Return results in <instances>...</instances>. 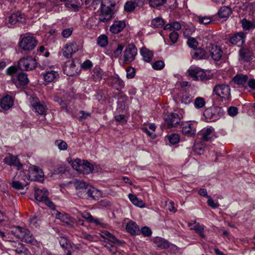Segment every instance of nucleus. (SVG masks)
Listing matches in <instances>:
<instances>
[{
  "label": "nucleus",
  "mask_w": 255,
  "mask_h": 255,
  "mask_svg": "<svg viewBox=\"0 0 255 255\" xmlns=\"http://www.w3.org/2000/svg\"><path fill=\"white\" fill-rule=\"evenodd\" d=\"M69 183H73L76 190L77 195L82 199L92 200H98L101 195V192L88 185L86 182L76 179Z\"/></svg>",
  "instance_id": "1"
},
{
  "label": "nucleus",
  "mask_w": 255,
  "mask_h": 255,
  "mask_svg": "<svg viewBox=\"0 0 255 255\" xmlns=\"http://www.w3.org/2000/svg\"><path fill=\"white\" fill-rule=\"evenodd\" d=\"M12 232L20 240L24 241L25 242L32 245H34L36 242L31 232L26 228L16 226L15 227L14 231H12Z\"/></svg>",
  "instance_id": "2"
},
{
  "label": "nucleus",
  "mask_w": 255,
  "mask_h": 255,
  "mask_svg": "<svg viewBox=\"0 0 255 255\" xmlns=\"http://www.w3.org/2000/svg\"><path fill=\"white\" fill-rule=\"evenodd\" d=\"M100 13L99 15L98 22L95 26L99 25L100 23H107L115 17V12L109 6H106L101 2Z\"/></svg>",
  "instance_id": "3"
},
{
  "label": "nucleus",
  "mask_w": 255,
  "mask_h": 255,
  "mask_svg": "<svg viewBox=\"0 0 255 255\" xmlns=\"http://www.w3.org/2000/svg\"><path fill=\"white\" fill-rule=\"evenodd\" d=\"M36 59L31 56L21 58L17 65V68L21 70L29 71L36 67Z\"/></svg>",
  "instance_id": "4"
},
{
  "label": "nucleus",
  "mask_w": 255,
  "mask_h": 255,
  "mask_svg": "<svg viewBox=\"0 0 255 255\" xmlns=\"http://www.w3.org/2000/svg\"><path fill=\"white\" fill-rule=\"evenodd\" d=\"M37 41L33 36H25L20 38L19 42V47L25 51H31L37 45Z\"/></svg>",
  "instance_id": "5"
},
{
  "label": "nucleus",
  "mask_w": 255,
  "mask_h": 255,
  "mask_svg": "<svg viewBox=\"0 0 255 255\" xmlns=\"http://www.w3.org/2000/svg\"><path fill=\"white\" fill-rule=\"evenodd\" d=\"M213 93L218 97L229 100L231 97V89L229 85L218 84L214 88Z\"/></svg>",
  "instance_id": "6"
},
{
  "label": "nucleus",
  "mask_w": 255,
  "mask_h": 255,
  "mask_svg": "<svg viewBox=\"0 0 255 255\" xmlns=\"http://www.w3.org/2000/svg\"><path fill=\"white\" fill-rule=\"evenodd\" d=\"M137 50L134 44H128L124 51V59L126 63L132 62L137 54Z\"/></svg>",
  "instance_id": "7"
},
{
  "label": "nucleus",
  "mask_w": 255,
  "mask_h": 255,
  "mask_svg": "<svg viewBox=\"0 0 255 255\" xmlns=\"http://www.w3.org/2000/svg\"><path fill=\"white\" fill-rule=\"evenodd\" d=\"M246 35L244 32H237L229 35V41L232 45L242 46L245 42Z\"/></svg>",
  "instance_id": "8"
},
{
  "label": "nucleus",
  "mask_w": 255,
  "mask_h": 255,
  "mask_svg": "<svg viewBox=\"0 0 255 255\" xmlns=\"http://www.w3.org/2000/svg\"><path fill=\"white\" fill-rule=\"evenodd\" d=\"M189 75L195 80L204 81L207 79L206 72L202 69L195 67L188 70Z\"/></svg>",
  "instance_id": "9"
},
{
  "label": "nucleus",
  "mask_w": 255,
  "mask_h": 255,
  "mask_svg": "<svg viewBox=\"0 0 255 255\" xmlns=\"http://www.w3.org/2000/svg\"><path fill=\"white\" fill-rule=\"evenodd\" d=\"M28 176L31 180L41 181L43 180V172L41 168L36 166L31 167L28 170Z\"/></svg>",
  "instance_id": "10"
},
{
  "label": "nucleus",
  "mask_w": 255,
  "mask_h": 255,
  "mask_svg": "<svg viewBox=\"0 0 255 255\" xmlns=\"http://www.w3.org/2000/svg\"><path fill=\"white\" fill-rule=\"evenodd\" d=\"M180 118L176 113H171L165 118V122L169 128L179 125Z\"/></svg>",
  "instance_id": "11"
},
{
  "label": "nucleus",
  "mask_w": 255,
  "mask_h": 255,
  "mask_svg": "<svg viewBox=\"0 0 255 255\" xmlns=\"http://www.w3.org/2000/svg\"><path fill=\"white\" fill-rule=\"evenodd\" d=\"M209 49L211 58L214 60L219 61L221 60L223 52L222 48L220 46L210 44Z\"/></svg>",
  "instance_id": "12"
},
{
  "label": "nucleus",
  "mask_w": 255,
  "mask_h": 255,
  "mask_svg": "<svg viewBox=\"0 0 255 255\" xmlns=\"http://www.w3.org/2000/svg\"><path fill=\"white\" fill-rule=\"evenodd\" d=\"M31 106L35 110V112L39 115H43L45 112V106L40 103L39 99L36 97H32L30 99Z\"/></svg>",
  "instance_id": "13"
},
{
  "label": "nucleus",
  "mask_w": 255,
  "mask_h": 255,
  "mask_svg": "<svg viewBox=\"0 0 255 255\" xmlns=\"http://www.w3.org/2000/svg\"><path fill=\"white\" fill-rule=\"evenodd\" d=\"M109 85L118 91L124 87L125 83L119 77L111 76L108 79Z\"/></svg>",
  "instance_id": "14"
},
{
  "label": "nucleus",
  "mask_w": 255,
  "mask_h": 255,
  "mask_svg": "<svg viewBox=\"0 0 255 255\" xmlns=\"http://www.w3.org/2000/svg\"><path fill=\"white\" fill-rule=\"evenodd\" d=\"M12 81L15 84H18L20 86H25L29 83L27 75L21 71L15 75V78H13Z\"/></svg>",
  "instance_id": "15"
},
{
  "label": "nucleus",
  "mask_w": 255,
  "mask_h": 255,
  "mask_svg": "<svg viewBox=\"0 0 255 255\" xmlns=\"http://www.w3.org/2000/svg\"><path fill=\"white\" fill-rule=\"evenodd\" d=\"M78 50V47L76 43L66 44L63 51V55L66 58H70L72 54Z\"/></svg>",
  "instance_id": "16"
},
{
  "label": "nucleus",
  "mask_w": 255,
  "mask_h": 255,
  "mask_svg": "<svg viewBox=\"0 0 255 255\" xmlns=\"http://www.w3.org/2000/svg\"><path fill=\"white\" fill-rule=\"evenodd\" d=\"M13 105V100L11 96L6 95L1 99L0 107L3 110L7 111L9 110Z\"/></svg>",
  "instance_id": "17"
},
{
  "label": "nucleus",
  "mask_w": 255,
  "mask_h": 255,
  "mask_svg": "<svg viewBox=\"0 0 255 255\" xmlns=\"http://www.w3.org/2000/svg\"><path fill=\"white\" fill-rule=\"evenodd\" d=\"M49 192L47 189L43 188L42 189H37L35 190L34 197L39 202H43L48 196Z\"/></svg>",
  "instance_id": "18"
},
{
  "label": "nucleus",
  "mask_w": 255,
  "mask_h": 255,
  "mask_svg": "<svg viewBox=\"0 0 255 255\" xmlns=\"http://www.w3.org/2000/svg\"><path fill=\"white\" fill-rule=\"evenodd\" d=\"M239 53L241 59L245 62L250 61L253 54L250 49L245 47L240 49Z\"/></svg>",
  "instance_id": "19"
},
{
  "label": "nucleus",
  "mask_w": 255,
  "mask_h": 255,
  "mask_svg": "<svg viewBox=\"0 0 255 255\" xmlns=\"http://www.w3.org/2000/svg\"><path fill=\"white\" fill-rule=\"evenodd\" d=\"M4 161L7 165L17 166L18 169L22 166V164L16 156L8 154L4 158Z\"/></svg>",
  "instance_id": "20"
},
{
  "label": "nucleus",
  "mask_w": 255,
  "mask_h": 255,
  "mask_svg": "<svg viewBox=\"0 0 255 255\" xmlns=\"http://www.w3.org/2000/svg\"><path fill=\"white\" fill-rule=\"evenodd\" d=\"M126 27V23L124 21H115L110 27V30L113 33L117 34L121 32Z\"/></svg>",
  "instance_id": "21"
},
{
  "label": "nucleus",
  "mask_w": 255,
  "mask_h": 255,
  "mask_svg": "<svg viewBox=\"0 0 255 255\" xmlns=\"http://www.w3.org/2000/svg\"><path fill=\"white\" fill-rule=\"evenodd\" d=\"M126 230L131 235H138L140 234L139 227L132 221H130L127 223Z\"/></svg>",
  "instance_id": "22"
},
{
  "label": "nucleus",
  "mask_w": 255,
  "mask_h": 255,
  "mask_svg": "<svg viewBox=\"0 0 255 255\" xmlns=\"http://www.w3.org/2000/svg\"><path fill=\"white\" fill-rule=\"evenodd\" d=\"M8 22L9 23L14 24L18 22H24L25 18L23 15L19 12L12 13L8 17Z\"/></svg>",
  "instance_id": "23"
},
{
  "label": "nucleus",
  "mask_w": 255,
  "mask_h": 255,
  "mask_svg": "<svg viewBox=\"0 0 255 255\" xmlns=\"http://www.w3.org/2000/svg\"><path fill=\"white\" fill-rule=\"evenodd\" d=\"M65 5L67 7L71 8L76 11L84 5V2L83 0H71L66 2Z\"/></svg>",
  "instance_id": "24"
},
{
  "label": "nucleus",
  "mask_w": 255,
  "mask_h": 255,
  "mask_svg": "<svg viewBox=\"0 0 255 255\" xmlns=\"http://www.w3.org/2000/svg\"><path fill=\"white\" fill-rule=\"evenodd\" d=\"M216 114V108H211L205 110L204 116L206 118L215 121L219 119V116Z\"/></svg>",
  "instance_id": "25"
},
{
  "label": "nucleus",
  "mask_w": 255,
  "mask_h": 255,
  "mask_svg": "<svg viewBox=\"0 0 255 255\" xmlns=\"http://www.w3.org/2000/svg\"><path fill=\"white\" fill-rule=\"evenodd\" d=\"M232 13L231 8L227 6H222L218 11L217 14L221 18L229 17Z\"/></svg>",
  "instance_id": "26"
},
{
  "label": "nucleus",
  "mask_w": 255,
  "mask_h": 255,
  "mask_svg": "<svg viewBox=\"0 0 255 255\" xmlns=\"http://www.w3.org/2000/svg\"><path fill=\"white\" fill-rule=\"evenodd\" d=\"M94 169V167L88 161H83L82 165L79 169V172L82 173L84 174H88L92 172Z\"/></svg>",
  "instance_id": "27"
},
{
  "label": "nucleus",
  "mask_w": 255,
  "mask_h": 255,
  "mask_svg": "<svg viewBox=\"0 0 255 255\" xmlns=\"http://www.w3.org/2000/svg\"><path fill=\"white\" fill-rule=\"evenodd\" d=\"M44 80L47 82H52L55 79L59 77V74L57 71L49 70L43 74Z\"/></svg>",
  "instance_id": "28"
},
{
  "label": "nucleus",
  "mask_w": 255,
  "mask_h": 255,
  "mask_svg": "<svg viewBox=\"0 0 255 255\" xmlns=\"http://www.w3.org/2000/svg\"><path fill=\"white\" fill-rule=\"evenodd\" d=\"M191 54L193 58L196 60L201 59L208 57L206 52L202 48L194 49V50L191 52Z\"/></svg>",
  "instance_id": "29"
},
{
  "label": "nucleus",
  "mask_w": 255,
  "mask_h": 255,
  "mask_svg": "<svg viewBox=\"0 0 255 255\" xmlns=\"http://www.w3.org/2000/svg\"><path fill=\"white\" fill-rule=\"evenodd\" d=\"M232 80L238 85H244L248 80V76L246 75L238 74L233 78Z\"/></svg>",
  "instance_id": "30"
},
{
  "label": "nucleus",
  "mask_w": 255,
  "mask_h": 255,
  "mask_svg": "<svg viewBox=\"0 0 255 255\" xmlns=\"http://www.w3.org/2000/svg\"><path fill=\"white\" fill-rule=\"evenodd\" d=\"M56 218L68 225H71L73 222V219L67 214H62L60 212H57L56 214Z\"/></svg>",
  "instance_id": "31"
},
{
  "label": "nucleus",
  "mask_w": 255,
  "mask_h": 255,
  "mask_svg": "<svg viewBox=\"0 0 255 255\" xmlns=\"http://www.w3.org/2000/svg\"><path fill=\"white\" fill-rule=\"evenodd\" d=\"M140 53L144 61L150 62L151 61L153 56V53L151 51L146 48H142L140 49Z\"/></svg>",
  "instance_id": "32"
},
{
  "label": "nucleus",
  "mask_w": 255,
  "mask_h": 255,
  "mask_svg": "<svg viewBox=\"0 0 255 255\" xmlns=\"http://www.w3.org/2000/svg\"><path fill=\"white\" fill-rule=\"evenodd\" d=\"M182 133L184 135L187 136H192L195 134L196 129L192 127V124H189L182 128Z\"/></svg>",
  "instance_id": "33"
},
{
  "label": "nucleus",
  "mask_w": 255,
  "mask_h": 255,
  "mask_svg": "<svg viewBox=\"0 0 255 255\" xmlns=\"http://www.w3.org/2000/svg\"><path fill=\"white\" fill-rule=\"evenodd\" d=\"M86 8L95 9L101 3V0H83Z\"/></svg>",
  "instance_id": "34"
},
{
  "label": "nucleus",
  "mask_w": 255,
  "mask_h": 255,
  "mask_svg": "<svg viewBox=\"0 0 255 255\" xmlns=\"http://www.w3.org/2000/svg\"><path fill=\"white\" fill-rule=\"evenodd\" d=\"M21 175H22V174L20 173L19 174V175H18L17 176V177L16 175L13 178L12 181L11 183V186L13 188H14L15 189H17V190H21V189H24V184L22 183V182H21L20 181L16 180L17 179H20L19 177H20V176H21Z\"/></svg>",
  "instance_id": "35"
},
{
  "label": "nucleus",
  "mask_w": 255,
  "mask_h": 255,
  "mask_svg": "<svg viewBox=\"0 0 255 255\" xmlns=\"http://www.w3.org/2000/svg\"><path fill=\"white\" fill-rule=\"evenodd\" d=\"M214 130V128L211 127L206 129L202 134V139L205 141H210L212 138V134Z\"/></svg>",
  "instance_id": "36"
},
{
  "label": "nucleus",
  "mask_w": 255,
  "mask_h": 255,
  "mask_svg": "<svg viewBox=\"0 0 255 255\" xmlns=\"http://www.w3.org/2000/svg\"><path fill=\"white\" fill-rule=\"evenodd\" d=\"M165 22L161 17H156L151 20V26L154 28H160L163 26Z\"/></svg>",
  "instance_id": "37"
},
{
  "label": "nucleus",
  "mask_w": 255,
  "mask_h": 255,
  "mask_svg": "<svg viewBox=\"0 0 255 255\" xmlns=\"http://www.w3.org/2000/svg\"><path fill=\"white\" fill-rule=\"evenodd\" d=\"M97 42L101 47H105L108 44V37L104 34L101 35L98 38Z\"/></svg>",
  "instance_id": "38"
},
{
  "label": "nucleus",
  "mask_w": 255,
  "mask_h": 255,
  "mask_svg": "<svg viewBox=\"0 0 255 255\" xmlns=\"http://www.w3.org/2000/svg\"><path fill=\"white\" fill-rule=\"evenodd\" d=\"M103 71L100 70H94L92 78L95 82L100 81L102 79Z\"/></svg>",
  "instance_id": "39"
},
{
  "label": "nucleus",
  "mask_w": 255,
  "mask_h": 255,
  "mask_svg": "<svg viewBox=\"0 0 255 255\" xmlns=\"http://www.w3.org/2000/svg\"><path fill=\"white\" fill-rule=\"evenodd\" d=\"M192 98L190 96L189 94L185 93L183 94L180 98V101L181 103L185 105H188L192 102Z\"/></svg>",
  "instance_id": "40"
},
{
  "label": "nucleus",
  "mask_w": 255,
  "mask_h": 255,
  "mask_svg": "<svg viewBox=\"0 0 255 255\" xmlns=\"http://www.w3.org/2000/svg\"><path fill=\"white\" fill-rule=\"evenodd\" d=\"M205 105V101L203 98L197 97L195 99L194 106L197 109H201Z\"/></svg>",
  "instance_id": "41"
},
{
  "label": "nucleus",
  "mask_w": 255,
  "mask_h": 255,
  "mask_svg": "<svg viewBox=\"0 0 255 255\" xmlns=\"http://www.w3.org/2000/svg\"><path fill=\"white\" fill-rule=\"evenodd\" d=\"M124 47V46L123 45L119 44L117 49L112 53V57L115 58H118L121 55Z\"/></svg>",
  "instance_id": "42"
},
{
  "label": "nucleus",
  "mask_w": 255,
  "mask_h": 255,
  "mask_svg": "<svg viewBox=\"0 0 255 255\" xmlns=\"http://www.w3.org/2000/svg\"><path fill=\"white\" fill-rule=\"evenodd\" d=\"M6 72L8 75L11 76L12 80L13 81V78H15V75L18 73L17 71V67L13 66L9 67L6 70Z\"/></svg>",
  "instance_id": "43"
},
{
  "label": "nucleus",
  "mask_w": 255,
  "mask_h": 255,
  "mask_svg": "<svg viewBox=\"0 0 255 255\" xmlns=\"http://www.w3.org/2000/svg\"><path fill=\"white\" fill-rule=\"evenodd\" d=\"M152 68L156 70H160L164 67V62L162 60H157L152 64Z\"/></svg>",
  "instance_id": "44"
},
{
  "label": "nucleus",
  "mask_w": 255,
  "mask_h": 255,
  "mask_svg": "<svg viewBox=\"0 0 255 255\" xmlns=\"http://www.w3.org/2000/svg\"><path fill=\"white\" fill-rule=\"evenodd\" d=\"M55 144L60 150H65L67 149L68 145L64 140H57Z\"/></svg>",
  "instance_id": "45"
},
{
  "label": "nucleus",
  "mask_w": 255,
  "mask_h": 255,
  "mask_svg": "<svg viewBox=\"0 0 255 255\" xmlns=\"http://www.w3.org/2000/svg\"><path fill=\"white\" fill-rule=\"evenodd\" d=\"M168 139L170 143L175 144L179 141V136L178 134L173 133L168 136Z\"/></svg>",
  "instance_id": "46"
},
{
  "label": "nucleus",
  "mask_w": 255,
  "mask_h": 255,
  "mask_svg": "<svg viewBox=\"0 0 255 255\" xmlns=\"http://www.w3.org/2000/svg\"><path fill=\"white\" fill-rule=\"evenodd\" d=\"M167 0H149L150 5L152 7H157L164 4Z\"/></svg>",
  "instance_id": "47"
},
{
  "label": "nucleus",
  "mask_w": 255,
  "mask_h": 255,
  "mask_svg": "<svg viewBox=\"0 0 255 255\" xmlns=\"http://www.w3.org/2000/svg\"><path fill=\"white\" fill-rule=\"evenodd\" d=\"M83 161L80 159L77 158L72 162L71 165L74 169H75L79 172V169L82 165Z\"/></svg>",
  "instance_id": "48"
},
{
  "label": "nucleus",
  "mask_w": 255,
  "mask_h": 255,
  "mask_svg": "<svg viewBox=\"0 0 255 255\" xmlns=\"http://www.w3.org/2000/svg\"><path fill=\"white\" fill-rule=\"evenodd\" d=\"M105 236L107 237V239L113 243H117L119 242V240L111 233L108 231H105L103 233Z\"/></svg>",
  "instance_id": "49"
},
{
  "label": "nucleus",
  "mask_w": 255,
  "mask_h": 255,
  "mask_svg": "<svg viewBox=\"0 0 255 255\" xmlns=\"http://www.w3.org/2000/svg\"><path fill=\"white\" fill-rule=\"evenodd\" d=\"M125 10L128 12L132 11L135 8L134 3L132 1H128L124 6Z\"/></svg>",
  "instance_id": "50"
},
{
  "label": "nucleus",
  "mask_w": 255,
  "mask_h": 255,
  "mask_svg": "<svg viewBox=\"0 0 255 255\" xmlns=\"http://www.w3.org/2000/svg\"><path fill=\"white\" fill-rule=\"evenodd\" d=\"M140 233H141L144 237H150L152 234V232L148 227L144 226L141 228L140 230Z\"/></svg>",
  "instance_id": "51"
},
{
  "label": "nucleus",
  "mask_w": 255,
  "mask_h": 255,
  "mask_svg": "<svg viewBox=\"0 0 255 255\" xmlns=\"http://www.w3.org/2000/svg\"><path fill=\"white\" fill-rule=\"evenodd\" d=\"M187 44L190 47L195 49L197 47L198 42L194 38L190 37L188 39Z\"/></svg>",
  "instance_id": "52"
},
{
  "label": "nucleus",
  "mask_w": 255,
  "mask_h": 255,
  "mask_svg": "<svg viewBox=\"0 0 255 255\" xmlns=\"http://www.w3.org/2000/svg\"><path fill=\"white\" fill-rule=\"evenodd\" d=\"M59 242L60 246L63 248H66L68 245V240L67 238L64 236H60L59 238Z\"/></svg>",
  "instance_id": "53"
},
{
  "label": "nucleus",
  "mask_w": 255,
  "mask_h": 255,
  "mask_svg": "<svg viewBox=\"0 0 255 255\" xmlns=\"http://www.w3.org/2000/svg\"><path fill=\"white\" fill-rule=\"evenodd\" d=\"M158 240L159 242L156 245L157 247L161 249H167L169 247V244L168 242L165 240H162L160 239H159Z\"/></svg>",
  "instance_id": "54"
},
{
  "label": "nucleus",
  "mask_w": 255,
  "mask_h": 255,
  "mask_svg": "<svg viewBox=\"0 0 255 255\" xmlns=\"http://www.w3.org/2000/svg\"><path fill=\"white\" fill-rule=\"evenodd\" d=\"M178 37V33L175 31H172L169 34V38L173 43H175L177 42Z\"/></svg>",
  "instance_id": "55"
},
{
  "label": "nucleus",
  "mask_w": 255,
  "mask_h": 255,
  "mask_svg": "<svg viewBox=\"0 0 255 255\" xmlns=\"http://www.w3.org/2000/svg\"><path fill=\"white\" fill-rule=\"evenodd\" d=\"M252 26L253 24L250 21L245 19L243 20L242 26L244 30H249L252 27Z\"/></svg>",
  "instance_id": "56"
},
{
  "label": "nucleus",
  "mask_w": 255,
  "mask_h": 255,
  "mask_svg": "<svg viewBox=\"0 0 255 255\" xmlns=\"http://www.w3.org/2000/svg\"><path fill=\"white\" fill-rule=\"evenodd\" d=\"M198 20L200 23H202L203 24H207L211 22V18L208 16H199L198 17Z\"/></svg>",
  "instance_id": "57"
},
{
  "label": "nucleus",
  "mask_w": 255,
  "mask_h": 255,
  "mask_svg": "<svg viewBox=\"0 0 255 255\" xmlns=\"http://www.w3.org/2000/svg\"><path fill=\"white\" fill-rule=\"evenodd\" d=\"M207 204L213 209H216L219 207V204L217 203H215L210 196L208 198Z\"/></svg>",
  "instance_id": "58"
},
{
  "label": "nucleus",
  "mask_w": 255,
  "mask_h": 255,
  "mask_svg": "<svg viewBox=\"0 0 255 255\" xmlns=\"http://www.w3.org/2000/svg\"><path fill=\"white\" fill-rule=\"evenodd\" d=\"M93 64L92 62L90 60H87L83 63L81 67L83 69L88 70L91 68Z\"/></svg>",
  "instance_id": "59"
},
{
  "label": "nucleus",
  "mask_w": 255,
  "mask_h": 255,
  "mask_svg": "<svg viewBox=\"0 0 255 255\" xmlns=\"http://www.w3.org/2000/svg\"><path fill=\"white\" fill-rule=\"evenodd\" d=\"M228 114L232 117L236 116L238 114V109L235 107H230L228 109Z\"/></svg>",
  "instance_id": "60"
},
{
  "label": "nucleus",
  "mask_w": 255,
  "mask_h": 255,
  "mask_svg": "<svg viewBox=\"0 0 255 255\" xmlns=\"http://www.w3.org/2000/svg\"><path fill=\"white\" fill-rule=\"evenodd\" d=\"M135 69L134 68H128L127 70V77L128 79H131L135 76Z\"/></svg>",
  "instance_id": "61"
},
{
  "label": "nucleus",
  "mask_w": 255,
  "mask_h": 255,
  "mask_svg": "<svg viewBox=\"0 0 255 255\" xmlns=\"http://www.w3.org/2000/svg\"><path fill=\"white\" fill-rule=\"evenodd\" d=\"M27 249L20 243L18 244V246L15 250V251L18 254L24 253Z\"/></svg>",
  "instance_id": "62"
},
{
  "label": "nucleus",
  "mask_w": 255,
  "mask_h": 255,
  "mask_svg": "<svg viewBox=\"0 0 255 255\" xmlns=\"http://www.w3.org/2000/svg\"><path fill=\"white\" fill-rule=\"evenodd\" d=\"M72 28L65 29L62 32V35L65 38H67L72 34Z\"/></svg>",
  "instance_id": "63"
},
{
  "label": "nucleus",
  "mask_w": 255,
  "mask_h": 255,
  "mask_svg": "<svg viewBox=\"0 0 255 255\" xmlns=\"http://www.w3.org/2000/svg\"><path fill=\"white\" fill-rule=\"evenodd\" d=\"M142 131L146 133L147 135L149 137H150L151 138H155L156 137V134L154 132L149 131V129L147 128H142Z\"/></svg>",
  "instance_id": "64"
}]
</instances>
